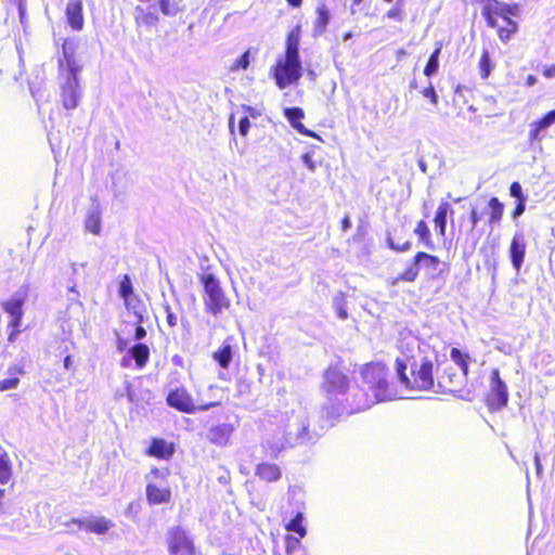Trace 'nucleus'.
Wrapping results in <instances>:
<instances>
[{
    "label": "nucleus",
    "instance_id": "obj_12",
    "mask_svg": "<svg viewBox=\"0 0 555 555\" xmlns=\"http://www.w3.org/2000/svg\"><path fill=\"white\" fill-rule=\"evenodd\" d=\"M26 301V293L16 294L1 304L2 309L10 315L8 323V341L15 343L22 333L23 306Z\"/></svg>",
    "mask_w": 555,
    "mask_h": 555
},
{
    "label": "nucleus",
    "instance_id": "obj_41",
    "mask_svg": "<svg viewBox=\"0 0 555 555\" xmlns=\"http://www.w3.org/2000/svg\"><path fill=\"white\" fill-rule=\"evenodd\" d=\"M248 66H249V51L247 50L231 64L230 70L237 72L241 69H247Z\"/></svg>",
    "mask_w": 555,
    "mask_h": 555
},
{
    "label": "nucleus",
    "instance_id": "obj_2",
    "mask_svg": "<svg viewBox=\"0 0 555 555\" xmlns=\"http://www.w3.org/2000/svg\"><path fill=\"white\" fill-rule=\"evenodd\" d=\"M300 38L301 26L296 25L286 34L284 55L278 57L270 67L269 75L280 89L296 83L302 76L299 56Z\"/></svg>",
    "mask_w": 555,
    "mask_h": 555
},
{
    "label": "nucleus",
    "instance_id": "obj_55",
    "mask_svg": "<svg viewBox=\"0 0 555 555\" xmlns=\"http://www.w3.org/2000/svg\"><path fill=\"white\" fill-rule=\"evenodd\" d=\"M302 162L306 164V166L310 169V170H314L315 169V164L311 157V155L309 153H305L302 155Z\"/></svg>",
    "mask_w": 555,
    "mask_h": 555
},
{
    "label": "nucleus",
    "instance_id": "obj_14",
    "mask_svg": "<svg viewBox=\"0 0 555 555\" xmlns=\"http://www.w3.org/2000/svg\"><path fill=\"white\" fill-rule=\"evenodd\" d=\"M145 496L150 505L169 504L172 500V491L167 482L165 485L147 482Z\"/></svg>",
    "mask_w": 555,
    "mask_h": 555
},
{
    "label": "nucleus",
    "instance_id": "obj_32",
    "mask_svg": "<svg viewBox=\"0 0 555 555\" xmlns=\"http://www.w3.org/2000/svg\"><path fill=\"white\" fill-rule=\"evenodd\" d=\"M85 229L93 235H100L101 233V211L94 209L90 211L85 219Z\"/></svg>",
    "mask_w": 555,
    "mask_h": 555
},
{
    "label": "nucleus",
    "instance_id": "obj_25",
    "mask_svg": "<svg viewBox=\"0 0 555 555\" xmlns=\"http://www.w3.org/2000/svg\"><path fill=\"white\" fill-rule=\"evenodd\" d=\"M13 477L12 461L8 451L0 446V483L8 485Z\"/></svg>",
    "mask_w": 555,
    "mask_h": 555
},
{
    "label": "nucleus",
    "instance_id": "obj_40",
    "mask_svg": "<svg viewBox=\"0 0 555 555\" xmlns=\"http://www.w3.org/2000/svg\"><path fill=\"white\" fill-rule=\"evenodd\" d=\"M480 4H482L481 14L483 17H489L492 15V13H495V11L499 9L500 5L499 0H477Z\"/></svg>",
    "mask_w": 555,
    "mask_h": 555
},
{
    "label": "nucleus",
    "instance_id": "obj_34",
    "mask_svg": "<svg viewBox=\"0 0 555 555\" xmlns=\"http://www.w3.org/2000/svg\"><path fill=\"white\" fill-rule=\"evenodd\" d=\"M478 68L480 72V77L482 79H487L492 69L494 68V63L491 60L490 53L487 49H483L478 62Z\"/></svg>",
    "mask_w": 555,
    "mask_h": 555
},
{
    "label": "nucleus",
    "instance_id": "obj_57",
    "mask_svg": "<svg viewBox=\"0 0 555 555\" xmlns=\"http://www.w3.org/2000/svg\"><path fill=\"white\" fill-rule=\"evenodd\" d=\"M340 223H341V230L343 231H347L350 228V225H351L350 219H349L348 216H345Z\"/></svg>",
    "mask_w": 555,
    "mask_h": 555
},
{
    "label": "nucleus",
    "instance_id": "obj_29",
    "mask_svg": "<svg viewBox=\"0 0 555 555\" xmlns=\"http://www.w3.org/2000/svg\"><path fill=\"white\" fill-rule=\"evenodd\" d=\"M233 352L232 346L228 343H223L222 346L212 353V359L222 369H228L232 361Z\"/></svg>",
    "mask_w": 555,
    "mask_h": 555
},
{
    "label": "nucleus",
    "instance_id": "obj_27",
    "mask_svg": "<svg viewBox=\"0 0 555 555\" xmlns=\"http://www.w3.org/2000/svg\"><path fill=\"white\" fill-rule=\"evenodd\" d=\"M129 352L135 361L137 367L142 369L146 365L150 359V349L145 344L138 343L133 345Z\"/></svg>",
    "mask_w": 555,
    "mask_h": 555
},
{
    "label": "nucleus",
    "instance_id": "obj_38",
    "mask_svg": "<svg viewBox=\"0 0 555 555\" xmlns=\"http://www.w3.org/2000/svg\"><path fill=\"white\" fill-rule=\"evenodd\" d=\"M335 310L340 319L345 320L348 318L346 295L344 293L335 296Z\"/></svg>",
    "mask_w": 555,
    "mask_h": 555
},
{
    "label": "nucleus",
    "instance_id": "obj_8",
    "mask_svg": "<svg viewBox=\"0 0 555 555\" xmlns=\"http://www.w3.org/2000/svg\"><path fill=\"white\" fill-rule=\"evenodd\" d=\"M322 390L328 398L344 395L349 390L350 379L345 373L343 360L331 363L323 372Z\"/></svg>",
    "mask_w": 555,
    "mask_h": 555
},
{
    "label": "nucleus",
    "instance_id": "obj_36",
    "mask_svg": "<svg viewBox=\"0 0 555 555\" xmlns=\"http://www.w3.org/2000/svg\"><path fill=\"white\" fill-rule=\"evenodd\" d=\"M119 295L125 302H128L133 295V286L128 274H124L119 281Z\"/></svg>",
    "mask_w": 555,
    "mask_h": 555
},
{
    "label": "nucleus",
    "instance_id": "obj_43",
    "mask_svg": "<svg viewBox=\"0 0 555 555\" xmlns=\"http://www.w3.org/2000/svg\"><path fill=\"white\" fill-rule=\"evenodd\" d=\"M401 0H399L398 2H400ZM404 11L403 9L401 8V5L399 3H397V5L392 7L391 9H389L386 13V16L390 20H395L397 22H401L403 21L404 18Z\"/></svg>",
    "mask_w": 555,
    "mask_h": 555
},
{
    "label": "nucleus",
    "instance_id": "obj_6",
    "mask_svg": "<svg viewBox=\"0 0 555 555\" xmlns=\"http://www.w3.org/2000/svg\"><path fill=\"white\" fill-rule=\"evenodd\" d=\"M499 9L489 17H483L488 27L495 29L498 38L506 43L518 31V23L513 20L519 14V5L517 3H505L500 1Z\"/></svg>",
    "mask_w": 555,
    "mask_h": 555
},
{
    "label": "nucleus",
    "instance_id": "obj_64",
    "mask_svg": "<svg viewBox=\"0 0 555 555\" xmlns=\"http://www.w3.org/2000/svg\"><path fill=\"white\" fill-rule=\"evenodd\" d=\"M173 361H175L176 363H181V362H182V360H181L179 357H175V358H173Z\"/></svg>",
    "mask_w": 555,
    "mask_h": 555
},
{
    "label": "nucleus",
    "instance_id": "obj_52",
    "mask_svg": "<svg viewBox=\"0 0 555 555\" xmlns=\"http://www.w3.org/2000/svg\"><path fill=\"white\" fill-rule=\"evenodd\" d=\"M165 311H166V321H167V324L170 326V327H176L177 324H178V320H177V317L176 314L172 312L171 308L169 305H167L165 307Z\"/></svg>",
    "mask_w": 555,
    "mask_h": 555
},
{
    "label": "nucleus",
    "instance_id": "obj_11",
    "mask_svg": "<svg viewBox=\"0 0 555 555\" xmlns=\"http://www.w3.org/2000/svg\"><path fill=\"white\" fill-rule=\"evenodd\" d=\"M508 388L501 378L500 370L492 369L490 373V390L485 395V404L490 412H498L508 403Z\"/></svg>",
    "mask_w": 555,
    "mask_h": 555
},
{
    "label": "nucleus",
    "instance_id": "obj_23",
    "mask_svg": "<svg viewBox=\"0 0 555 555\" xmlns=\"http://www.w3.org/2000/svg\"><path fill=\"white\" fill-rule=\"evenodd\" d=\"M553 124H555V109L547 112L543 117L530 125L529 140L531 142L538 141L540 132Z\"/></svg>",
    "mask_w": 555,
    "mask_h": 555
},
{
    "label": "nucleus",
    "instance_id": "obj_47",
    "mask_svg": "<svg viewBox=\"0 0 555 555\" xmlns=\"http://www.w3.org/2000/svg\"><path fill=\"white\" fill-rule=\"evenodd\" d=\"M526 203H527V201H516L515 202V206H514V208L511 211V217L513 219H516V218L520 217L525 212V210H526Z\"/></svg>",
    "mask_w": 555,
    "mask_h": 555
},
{
    "label": "nucleus",
    "instance_id": "obj_16",
    "mask_svg": "<svg viewBox=\"0 0 555 555\" xmlns=\"http://www.w3.org/2000/svg\"><path fill=\"white\" fill-rule=\"evenodd\" d=\"M66 20L73 30L79 31L83 28V4L82 0H68L65 9Z\"/></svg>",
    "mask_w": 555,
    "mask_h": 555
},
{
    "label": "nucleus",
    "instance_id": "obj_42",
    "mask_svg": "<svg viewBox=\"0 0 555 555\" xmlns=\"http://www.w3.org/2000/svg\"><path fill=\"white\" fill-rule=\"evenodd\" d=\"M509 195L514 197L516 201H527L522 186L518 181H514L511 183Z\"/></svg>",
    "mask_w": 555,
    "mask_h": 555
},
{
    "label": "nucleus",
    "instance_id": "obj_59",
    "mask_svg": "<svg viewBox=\"0 0 555 555\" xmlns=\"http://www.w3.org/2000/svg\"><path fill=\"white\" fill-rule=\"evenodd\" d=\"M286 2L293 8H298L301 5L302 0H286Z\"/></svg>",
    "mask_w": 555,
    "mask_h": 555
},
{
    "label": "nucleus",
    "instance_id": "obj_1",
    "mask_svg": "<svg viewBox=\"0 0 555 555\" xmlns=\"http://www.w3.org/2000/svg\"><path fill=\"white\" fill-rule=\"evenodd\" d=\"M395 370L400 384L412 391H429L437 385L441 392H453L460 384V376L450 363H434L421 352L397 358Z\"/></svg>",
    "mask_w": 555,
    "mask_h": 555
},
{
    "label": "nucleus",
    "instance_id": "obj_5",
    "mask_svg": "<svg viewBox=\"0 0 555 555\" xmlns=\"http://www.w3.org/2000/svg\"><path fill=\"white\" fill-rule=\"evenodd\" d=\"M199 282L203 285L204 306L207 314L217 317L230 309L231 299L215 274L203 273L199 275Z\"/></svg>",
    "mask_w": 555,
    "mask_h": 555
},
{
    "label": "nucleus",
    "instance_id": "obj_26",
    "mask_svg": "<svg viewBox=\"0 0 555 555\" xmlns=\"http://www.w3.org/2000/svg\"><path fill=\"white\" fill-rule=\"evenodd\" d=\"M134 20L138 26H155L158 23V15L155 11L146 8L137 7L134 11Z\"/></svg>",
    "mask_w": 555,
    "mask_h": 555
},
{
    "label": "nucleus",
    "instance_id": "obj_37",
    "mask_svg": "<svg viewBox=\"0 0 555 555\" xmlns=\"http://www.w3.org/2000/svg\"><path fill=\"white\" fill-rule=\"evenodd\" d=\"M159 8L162 13L167 16H173L181 11L176 0H159Z\"/></svg>",
    "mask_w": 555,
    "mask_h": 555
},
{
    "label": "nucleus",
    "instance_id": "obj_28",
    "mask_svg": "<svg viewBox=\"0 0 555 555\" xmlns=\"http://www.w3.org/2000/svg\"><path fill=\"white\" fill-rule=\"evenodd\" d=\"M450 358L461 369L462 377L466 378L469 374L470 356L453 347L450 351Z\"/></svg>",
    "mask_w": 555,
    "mask_h": 555
},
{
    "label": "nucleus",
    "instance_id": "obj_39",
    "mask_svg": "<svg viewBox=\"0 0 555 555\" xmlns=\"http://www.w3.org/2000/svg\"><path fill=\"white\" fill-rule=\"evenodd\" d=\"M480 4H482L481 14L483 17H489L492 15V13H495V11L499 9L500 5L499 0H477Z\"/></svg>",
    "mask_w": 555,
    "mask_h": 555
},
{
    "label": "nucleus",
    "instance_id": "obj_18",
    "mask_svg": "<svg viewBox=\"0 0 555 555\" xmlns=\"http://www.w3.org/2000/svg\"><path fill=\"white\" fill-rule=\"evenodd\" d=\"M284 114L291 125L301 134L320 139V137L312 130H309L305 127V125L301 122V120L305 117V112L300 107H288L285 108Z\"/></svg>",
    "mask_w": 555,
    "mask_h": 555
},
{
    "label": "nucleus",
    "instance_id": "obj_31",
    "mask_svg": "<svg viewBox=\"0 0 555 555\" xmlns=\"http://www.w3.org/2000/svg\"><path fill=\"white\" fill-rule=\"evenodd\" d=\"M317 17L314 21V33L320 35L326 29L330 22V12L325 4H320L315 9Z\"/></svg>",
    "mask_w": 555,
    "mask_h": 555
},
{
    "label": "nucleus",
    "instance_id": "obj_20",
    "mask_svg": "<svg viewBox=\"0 0 555 555\" xmlns=\"http://www.w3.org/2000/svg\"><path fill=\"white\" fill-rule=\"evenodd\" d=\"M453 208L447 201H441L437 207L434 217L435 228L439 236L444 237L447 233V218L448 215H453Z\"/></svg>",
    "mask_w": 555,
    "mask_h": 555
},
{
    "label": "nucleus",
    "instance_id": "obj_10",
    "mask_svg": "<svg viewBox=\"0 0 555 555\" xmlns=\"http://www.w3.org/2000/svg\"><path fill=\"white\" fill-rule=\"evenodd\" d=\"M168 555H202L193 538L181 526H175L167 531Z\"/></svg>",
    "mask_w": 555,
    "mask_h": 555
},
{
    "label": "nucleus",
    "instance_id": "obj_63",
    "mask_svg": "<svg viewBox=\"0 0 555 555\" xmlns=\"http://www.w3.org/2000/svg\"><path fill=\"white\" fill-rule=\"evenodd\" d=\"M363 0H351L352 4L359 5Z\"/></svg>",
    "mask_w": 555,
    "mask_h": 555
},
{
    "label": "nucleus",
    "instance_id": "obj_7",
    "mask_svg": "<svg viewBox=\"0 0 555 555\" xmlns=\"http://www.w3.org/2000/svg\"><path fill=\"white\" fill-rule=\"evenodd\" d=\"M166 404L184 414H194L198 411H208L221 405V400H199L198 403L194 400L190 390L181 385L170 389L166 395Z\"/></svg>",
    "mask_w": 555,
    "mask_h": 555
},
{
    "label": "nucleus",
    "instance_id": "obj_4",
    "mask_svg": "<svg viewBox=\"0 0 555 555\" xmlns=\"http://www.w3.org/2000/svg\"><path fill=\"white\" fill-rule=\"evenodd\" d=\"M64 61L59 62V70L62 74L63 68H66V77L60 85V99L63 107L66 111L75 109L79 106L82 99V91L80 88L78 74L82 66L79 64L75 55V48L67 40L63 46Z\"/></svg>",
    "mask_w": 555,
    "mask_h": 555
},
{
    "label": "nucleus",
    "instance_id": "obj_56",
    "mask_svg": "<svg viewBox=\"0 0 555 555\" xmlns=\"http://www.w3.org/2000/svg\"><path fill=\"white\" fill-rule=\"evenodd\" d=\"M537 77L534 75H528L527 78H526V86L527 87H532L537 83Z\"/></svg>",
    "mask_w": 555,
    "mask_h": 555
},
{
    "label": "nucleus",
    "instance_id": "obj_22",
    "mask_svg": "<svg viewBox=\"0 0 555 555\" xmlns=\"http://www.w3.org/2000/svg\"><path fill=\"white\" fill-rule=\"evenodd\" d=\"M8 377L0 379V392L15 389L20 385L21 377L24 376L25 370L22 365L12 364L7 371Z\"/></svg>",
    "mask_w": 555,
    "mask_h": 555
},
{
    "label": "nucleus",
    "instance_id": "obj_9",
    "mask_svg": "<svg viewBox=\"0 0 555 555\" xmlns=\"http://www.w3.org/2000/svg\"><path fill=\"white\" fill-rule=\"evenodd\" d=\"M439 264L440 259L438 256L425 251H417L412 262L400 274L389 279L387 283L389 286H396L400 282L413 283L418 278L421 266L428 269H436Z\"/></svg>",
    "mask_w": 555,
    "mask_h": 555
},
{
    "label": "nucleus",
    "instance_id": "obj_13",
    "mask_svg": "<svg viewBox=\"0 0 555 555\" xmlns=\"http://www.w3.org/2000/svg\"><path fill=\"white\" fill-rule=\"evenodd\" d=\"M236 426L230 422L210 425L205 431V440L215 447L225 448L231 444Z\"/></svg>",
    "mask_w": 555,
    "mask_h": 555
},
{
    "label": "nucleus",
    "instance_id": "obj_17",
    "mask_svg": "<svg viewBox=\"0 0 555 555\" xmlns=\"http://www.w3.org/2000/svg\"><path fill=\"white\" fill-rule=\"evenodd\" d=\"M73 522L86 532L95 534H105L113 527V522L105 517H96L92 519L81 518L75 519Z\"/></svg>",
    "mask_w": 555,
    "mask_h": 555
},
{
    "label": "nucleus",
    "instance_id": "obj_49",
    "mask_svg": "<svg viewBox=\"0 0 555 555\" xmlns=\"http://www.w3.org/2000/svg\"><path fill=\"white\" fill-rule=\"evenodd\" d=\"M480 220H481V215L478 211V209L476 207H474L469 212L470 231H474L477 228Z\"/></svg>",
    "mask_w": 555,
    "mask_h": 555
},
{
    "label": "nucleus",
    "instance_id": "obj_33",
    "mask_svg": "<svg viewBox=\"0 0 555 555\" xmlns=\"http://www.w3.org/2000/svg\"><path fill=\"white\" fill-rule=\"evenodd\" d=\"M302 521L304 515L299 512L285 525V529L289 532L296 533L299 539H302L307 533Z\"/></svg>",
    "mask_w": 555,
    "mask_h": 555
},
{
    "label": "nucleus",
    "instance_id": "obj_19",
    "mask_svg": "<svg viewBox=\"0 0 555 555\" xmlns=\"http://www.w3.org/2000/svg\"><path fill=\"white\" fill-rule=\"evenodd\" d=\"M505 205L496 196H491L487 202L486 215L489 225L500 224L503 220Z\"/></svg>",
    "mask_w": 555,
    "mask_h": 555
},
{
    "label": "nucleus",
    "instance_id": "obj_61",
    "mask_svg": "<svg viewBox=\"0 0 555 555\" xmlns=\"http://www.w3.org/2000/svg\"><path fill=\"white\" fill-rule=\"evenodd\" d=\"M534 463H535L537 472L540 473L542 467H541V463H540V456L538 454H535V456H534Z\"/></svg>",
    "mask_w": 555,
    "mask_h": 555
},
{
    "label": "nucleus",
    "instance_id": "obj_54",
    "mask_svg": "<svg viewBox=\"0 0 555 555\" xmlns=\"http://www.w3.org/2000/svg\"><path fill=\"white\" fill-rule=\"evenodd\" d=\"M543 76L547 79L555 77V64H551L543 68Z\"/></svg>",
    "mask_w": 555,
    "mask_h": 555
},
{
    "label": "nucleus",
    "instance_id": "obj_15",
    "mask_svg": "<svg viewBox=\"0 0 555 555\" xmlns=\"http://www.w3.org/2000/svg\"><path fill=\"white\" fill-rule=\"evenodd\" d=\"M175 444L163 438H152L144 454L157 460L169 461L175 454Z\"/></svg>",
    "mask_w": 555,
    "mask_h": 555
},
{
    "label": "nucleus",
    "instance_id": "obj_46",
    "mask_svg": "<svg viewBox=\"0 0 555 555\" xmlns=\"http://www.w3.org/2000/svg\"><path fill=\"white\" fill-rule=\"evenodd\" d=\"M422 94L425 98L429 99L430 103L434 106L438 105V103H439L438 95H437L436 90L433 85H429L428 87L424 88V90L422 91Z\"/></svg>",
    "mask_w": 555,
    "mask_h": 555
},
{
    "label": "nucleus",
    "instance_id": "obj_48",
    "mask_svg": "<svg viewBox=\"0 0 555 555\" xmlns=\"http://www.w3.org/2000/svg\"><path fill=\"white\" fill-rule=\"evenodd\" d=\"M250 128V119L243 116L238 120V132L242 137H247Z\"/></svg>",
    "mask_w": 555,
    "mask_h": 555
},
{
    "label": "nucleus",
    "instance_id": "obj_24",
    "mask_svg": "<svg viewBox=\"0 0 555 555\" xmlns=\"http://www.w3.org/2000/svg\"><path fill=\"white\" fill-rule=\"evenodd\" d=\"M526 254V244L517 236L512 238L509 245V256L515 270H519L525 258Z\"/></svg>",
    "mask_w": 555,
    "mask_h": 555
},
{
    "label": "nucleus",
    "instance_id": "obj_3",
    "mask_svg": "<svg viewBox=\"0 0 555 555\" xmlns=\"http://www.w3.org/2000/svg\"><path fill=\"white\" fill-rule=\"evenodd\" d=\"M360 375L363 383L372 391L374 399H364L356 402L354 412L370 409L375 402L391 400L397 397V388L389 367L383 361H372L362 365Z\"/></svg>",
    "mask_w": 555,
    "mask_h": 555
},
{
    "label": "nucleus",
    "instance_id": "obj_45",
    "mask_svg": "<svg viewBox=\"0 0 555 555\" xmlns=\"http://www.w3.org/2000/svg\"><path fill=\"white\" fill-rule=\"evenodd\" d=\"M144 321V318L141 313H137V323H135V332H134V339L141 340L146 336V330L142 325Z\"/></svg>",
    "mask_w": 555,
    "mask_h": 555
},
{
    "label": "nucleus",
    "instance_id": "obj_21",
    "mask_svg": "<svg viewBox=\"0 0 555 555\" xmlns=\"http://www.w3.org/2000/svg\"><path fill=\"white\" fill-rule=\"evenodd\" d=\"M255 474L266 482H275L282 477V470L279 465L269 462L259 463L255 468Z\"/></svg>",
    "mask_w": 555,
    "mask_h": 555
},
{
    "label": "nucleus",
    "instance_id": "obj_60",
    "mask_svg": "<svg viewBox=\"0 0 555 555\" xmlns=\"http://www.w3.org/2000/svg\"><path fill=\"white\" fill-rule=\"evenodd\" d=\"M72 366V357L68 354L64 359V367L68 370Z\"/></svg>",
    "mask_w": 555,
    "mask_h": 555
},
{
    "label": "nucleus",
    "instance_id": "obj_62",
    "mask_svg": "<svg viewBox=\"0 0 555 555\" xmlns=\"http://www.w3.org/2000/svg\"><path fill=\"white\" fill-rule=\"evenodd\" d=\"M127 343L125 340H119L118 350H124L126 348Z\"/></svg>",
    "mask_w": 555,
    "mask_h": 555
},
{
    "label": "nucleus",
    "instance_id": "obj_50",
    "mask_svg": "<svg viewBox=\"0 0 555 555\" xmlns=\"http://www.w3.org/2000/svg\"><path fill=\"white\" fill-rule=\"evenodd\" d=\"M242 111L244 112V116L247 118H258L261 115V112L253 106L249 105H242Z\"/></svg>",
    "mask_w": 555,
    "mask_h": 555
},
{
    "label": "nucleus",
    "instance_id": "obj_53",
    "mask_svg": "<svg viewBox=\"0 0 555 555\" xmlns=\"http://www.w3.org/2000/svg\"><path fill=\"white\" fill-rule=\"evenodd\" d=\"M283 447L276 446V444H269L266 448V454L272 459H275L279 456V454L282 452Z\"/></svg>",
    "mask_w": 555,
    "mask_h": 555
},
{
    "label": "nucleus",
    "instance_id": "obj_51",
    "mask_svg": "<svg viewBox=\"0 0 555 555\" xmlns=\"http://www.w3.org/2000/svg\"><path fill=\"white\" fill-rule=\"evenodd\" d=\"M150 474L156 479L165 480L169 476L170 470L168 468L152 467Z\"/></svg>",
    "mask_w": 555,
    "mask_h": 555
},
{
    "label": "nucleus",
    "instance_id": "obj_58",
    "mask_svg": "<svg viewBox=\"0 0 555 555\" xmlns=\"http://www.w3.org/2000/svg\"><path fill=\"white\" fill-rule=\"evenodd\" d=\"M234 119H235V115L231 114L229 117V129L232 134L234 133Z\"/></svg>",
    "mask_w": 555,
    "mask_h": 555
},
{
    "label": "nucleus",
    "instance_id": "obj_30",
    "mask_svg": "<svg viewBox=\"0 0 555 555\" xmlns=\"http://www.w3.org/2000/svg\"><path fill=\"white\" fill-rule=\"evenodd\" d=\"M442 50V42L438 41L433 53L429 55L426 65L424 67V75L430 77L438 72L439 68V55Z\"/></svg>",
    "mask_w": 555,
    "mask_h": 555
},
{
    "label": "nucleus",
    "instance_id": "obj_44",
    "mask_svg": "<svg viewBox=\"0 0 555 555\" xmlns=\"http://www.w3.org/2000/svg\"><path fill=\"white\" fill-rule=\"evenodd\" d=\"M387 244H388L390 249H392L395 251H398V253L408 251L412 247V242L411 241H405V242H403L401 244H398V243H395L393 240L390 236L387 237Z\"/></svg>",
    "mask_w": 555,
    "mask_h": 555
},
{
    "label": "nucleus",
    "instance_id": "obj_35",
    "mask_svg": "<svg viewBox=\"0 0 555 555\" xmlns=\"http://www.w3.org/2000/svg\"><path fill=\"white\" fill-rule=\"evenodd\" d=\"M414 233L417 235L418 240L425 244V246H427V247L433 246L430 231H429L427 223L424 220H420L416 223Z\"/></svg>",
    "mask_w": 555,
    "mask_h": 555
}]
</instances>
